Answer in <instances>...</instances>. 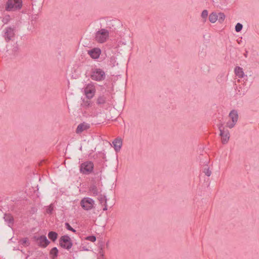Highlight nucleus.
<instances>
[{
  "label": "nucleus",
  "instance_id": "1",
  "mask_svg": "<svg viewBox=\"0 0 259 259\" xmlns=\"http://www.w3.org/2000/svg\"><path fill=\"white\" fill-rule=\"evenodd\" d=\"M90 77L92 80L101 81L106 78L105 71L101 68H92L90 74Z\"/></svg>",
  "mask_w": 259,
  "mask_h": 259
},
{
  "label": "nucleus",
  "instance_id": "2",
  "mask_svg": "<svg viewBox=\"0 0 259 259\" xmlns=\"http://www.w3.org/2000/svg\"><path fill=\"white\" fill-rule=\"evenodd\" d=\"M22 7V0H8L5 9L7 11H15L20 10Z\"/></svg>",
  "mask_w": 259,
  "mask_h": 259
},
{
  "label": "nucleus",
  "instance_id": "3",
  "mask_svg": "<svg viewBox=\"0 0 259 259\" xmlns=\"http://www.w3.org/2000/svg\"><path fill=\"white\" fill-rule=\"evenodd\" d=\"M94 163L91 161H87L82 163L79 166L81 173L84 175H89L93 171Z\"/></svg>",
  "mask_w": 259,
  "mask_h": 259
},
{
  "label": "nucleus",
  "instance_id": "4",
  "mask_svg": "<svg viewBox=\"0 0 259 259\" xmlns=\"http://www.w3.org/2000/svg\"><path fill=\"white\" fill-rule=\"evenodd\" d=\"M109 37V31L105 29L98 30L95 34V39L100 43L105 42Z\"/></svg>",
  "mask_w": 259,
  "mask_h": 259
},
{
  "label": "nucleus",
  "instance_id": "5",
  "mask_svg": "<svg viewBox=\"0 0 259 259\" xmlns=\"http://www.w3.org/2000/svg\"><path fill=\"white\" fill-rule=\"evenodd\" d=\"M59 245L63 248L69 250L73 245L72 240L67 235L62 236L59 239Z\"/></svg>",
  "mask_w": 259,
  "mask_h": 259
},
{
  "label": "nucleus",
  "instance_id": "6",
  "mask_svg": "<svg viewBox=\"0 0 259 259\" xmlns=\"http://www.w3.org/2000/svg\"><path fill=\"white\" fill-rule=\"evenodd\" d=\"M95 204L94 200L89 197L83 198L80 201L81 206L86 210H91Z\"/></svg>",
  "mask_w": 259,
  "mask_h": 259
},
{
  "label": "nucleus",
  "instance_id": "7",
  "mask_svg": "<svg viewBox=\"0 0 259 259\" xmlns=\"http://www.w3.org/2000/svg\"><path fill=\"white\" fill-rule=\"evenodd\" d=\"M229 116L231 119L232 121L227 122L226 125L230 128H232L235 126L238 121V114L237 111L235 110H232L230 112Z\"/></svg>",
  "mask_w": 259,
  "mask_h": 259
},
{
  "label": "nucleus",
  "instance_id": "8",
  "mask_svg": "<svg viewBox=\"0 0 259 259\" xmlns=\"http://www.w3.org/2000/svg\"><path fill=\"white\" fill-rule=\"evenodd\" d=\"M96 89L93 84L89 83L84 88V94L88 99H91L94 96Z\"/></svg>",
  "mask_w": 259,
  "mask_h": 259
},
{
  "label": "nucleus",
  "instance_id": "9",
  "mask_svg": "<svg viewBox=\"0 0 259 259\" xmlns=\"http://www.w3.org/2000/svg\"><path fill=\"white\" fill-rule=\"evenodd\" d=\"M34 239L36 240L38 245L41 247H46L50 243L47 237L45 235H41L38 237H34Z\"/></svg>",
  "mask_w": 259,
  "mask_h": 259
},
{
  "label": "nucleus",
  "instance_id": "10",
  "mask_svg": "<svg viewBox=\"0 0 259 259\" xmlns=\"http://www.w3.org/2000/svg\"><path fill=\"white\" fill-rule=\"evenodd\" d=\"M219 130L220 131V136L222 138V142L223 144H225L228 143L229 138L230 134L228 130H224V128H222L221 126L219 127Z\"/></svg>",
  "mask_w": 259,
  "mask_h": 259
},
{
  "label": "nucleus",
  "instance_id": "11",
  "mask_svg": "<svg viewBox=\"0 0 259 259\" xmlns=\"http://www.w3.org/2000/svg\"><path fill=\"white\" fill-rule=\"evenodd\" d=\"M14 30L11 27H7L5 29L4 37L8 42L14 36Z\"/></svg>",
  "mask_w": 259,
  "mask_h": 259
},
{
  "label": "nucleus",
  "instance_id": "12",
  "mask_svg": "<svg viewBox=\"0 0 259 259\" xmlns=\"http://www.w3.org/2000/svg\"><path fill=\"white\" fill-rule=\"evenodd\" d=\"M88 53L92 58L96 59L99 58L101 53V51L98 48H95L93 49L89 50L88 51Z\"/></svg>",
  "mask_w": 259,
  "mask_h": 259
},
{
  "label": "nucleus",
  "instance_id": "13",
  "mask_svg": "<svg viewBox=\"0 0 259 259\" xmlns=\"http://www.w3.org/2000/svg\"><path fill=\"white\" fill-rule=\"evenodd\" d=\"M89 191L92 193L93 196H98L102 192V190L100 188H98L96 185L93 184L90 185L89 187Z\"/></svg>",
  "mask_w": 259,
  "mask_h": 259
},
{
  "label": "nucleus",
  "instance_id": "14",
  "mask_svg": "<svg viewBox=\"0 0 259 259\" xmlns=\"http://www.w3.org/2000/svg\"><path fill=\"white\" fill-rule=\"evenodd\" d=\"M113 147L116 152L119 151L122 144V139L121 138H116L112 142Z\"/></svg>",
  "mask_w": 259,
  "mask_h": 259
},
{
  "label": "nucleus",
  "instance_id": "15",
  "mask_svg": "<svg viewBox=\"0 0 259 259\" xmlns=\"http://www.w3.org/2000/svg\"><path fill=\"white\" fill-rule=\"evenodd\" d=\"M4 219L5 221L8 223L9 227H12L13 226L14 218L11 214L5 213L4 214Z\"/></svg>",
  "mask_w": 259,
  "mask_h": 259
},
{
  "label": "nucleus",
  "instance_id": "16",
  "mask_svg": "<svg viewBox=\"0 0 259 259\" xmlns=\"http://www.w3.org/2000/svg\"><path fill=\"white\" fill-rule=\"evenodd\" d=\"M89 127L88 124H85L84 122L80 123L76 128V133L77 134H80L83 131L88 129Z\"/></svg>",
  "mask_w": 259,
  "mask_h": 259
},
{
  "label": "nucleus",
  "instance_id": "17",
  "mask_svg": "<svg viewBox=\"0 0 259 259\" xmlns=\"http://www.w3.org/2000/svg\"><path fill=\"white\" fill-rule=\"evenodd\" d=\"M234 72L236 75L239 78H242L244 76L243 69L239 66H236L235 68Z\"/></svg>",
  "mask_w": 259,
  "mask_h": 259
},
{
  "label": "nucleus",
  "instance_id": "18",
  "mask_svg": "<svg viewBox=\"0 0 259 259\" xmlns=\"http://www.w3.org/2000/svg\"><path fill=\"white\" fill-rule=\"evenodd\" d=\"M107 98L105 95H100L97 99L96 103L98 105H102L106 103Z\"/></svg>",
  "mask_w": 259,
  "mask_h": 259
},
{
  "label": "nucleus",
  "instance_id": "19",
  "mask_svg": "<svg viewBox=\"0 0 259 259\" xmlns=\"http://www.w3.org/2000/svg\"><path fill=\"white\" fill-rule=\"evenodd\" d=\"M58 234L54 231H50L48 233V237L49 238L52 240L53 242H55L58 237Z\"/></svg>",
  "mask_w": 259,
  "mask_h": 259
},
{
  "label": "nucleus",
  "instance_id": "20",
  "mask_svg": "<svg viewBox=\"0 0 259 259\" xmlns=\"http://www.w3.org/2000/svg\"><path fill=\"white\" fill-rule=\"evenodd\" d=\"M218 20V15L215 12H212L209 16V20L211 23H215Z\"/></svg>",
  "mask_w": 259,
  "mask_h": 259
},
{
  "label": "nucleus",
  "instance_id": "21",
  "mask_svg": "<svg viewBox=\"0 0 259 259\" xmlns=\"http://www.w3.org/2000/svg\"><path fill=\"white\" fill-rule=\"evenodd\" d=\"M98 200L100 202V203L101 204H104L107 203V198L105 195H103L101 194H99V195H98Z\"/></svg>",
  "mask_w": 259,
  "mask_h": 259
},
{
  "label": "nucleus",
  "instance_id": "22",
  "mask_svg": "<svg viewBox=\"0 0 259 259\" xmlns=\"http://www.w3.org/2000/svg\"><path fill=\"white\" fill-rule=\"evenodd\" d=\"M50 253L53 255L52 259H55V257H57L58 253V250L57 247H54L51 250Z\"/></svg>",
  "mask_w": 259,
  "mask_h": 259
},
{
  "label": "nucleus",
  "instance_id": "23",
  "mask_svg": "<svg viewBox=\"0 0 259 259\" xmlns=\"http://www.w3.org/2000/svg\"><path fill=\"white\" fill-rule=\"evenodd\" d=\"M226 18L225 15L223 13H219L218 15V20L220 23H222Z\"/></svg>",
  "mask_w": 259,
  "mask_h": 259
},
{
  "label": "nucleus",
  "instance_id": "24",
  "mask_svg": "<svg viewBox=\"0 0 259 259\" xmlns=\"http://www.w3.org/2000/svg\"><path fill=\"white\" fill-rule=\"evenodd\" d=\"M65 226L66 228L69 231H71L73 233H75L76 232V231L68 223H65Z\"/></svg>",
  "mask_w": 259,
  "mask_h": 259
},
{
  "label": "nucleus",
  "instance_id": "25",
  "mask_svg": "<svg viewBox=\"0 0 259 259\" xmlns=\"http://www.w3.org/2000/svg\"><path fill=\"white\" fill-rule=\"evenodd\" d=\"M243 28V25L242 24L240 23H237V24L235 26V31L237 32H240Z\"/></svg>",
  "mask_w": 259,
  "mask_h": 259
},
{
  "label": "nucleus",
  "instance_id": "26",
  "mask_svg": "<svg viewBox=\"0 0 259 259\" xmlns=\"http://www.w3.org/2000/svg\"><path fill=\"white\" fill-rule=\"evenodd\" d=\"M85 240L94 242L96 240V237L94 235L89 236L85 238Z\"/></svg>",
  "mask_w": 259,
  "mask_h": 259
},
{
  "label": "nucleus",
  "instance_id": "27",
  "mask_svg": "<svg viewBox=\"0 0 259 259\" xmlns=\"http://www.w3.org/2000/svg\"><path fill=\"white\" fill-rule=\"evenodd\" d=\"M10 19V16L9 15H8L5 16L3 18L2 21L4 23L7 24L9 21Z\"/></svg>",
  "mask_w": 259,
  "mask_h": 259
},
{
  "label": "nucleus",
  "instance_id": "28",
  "mask_svg": "<svg viewBox=\"0 0 259 259\" xmlns=\"http://www.w3.org/2000/svg\"><path fill=\"white\" fill-rule=\"evenodd\" d=\"M83 102V105L84 106L87 107H89L91 106V101H90L89 99H88L87 100H85L84 99H83L82 100Z\"/></svg>",
  "mask_w": 259,
  "mask_h": 259
},
{
  "label": "nucleus",
  "instance_id": "29",
  "mask_svg": "<svg viewBox=\"0 0 259 259\" xmlns=\"http://www.w3.org/2000/svg\"><path fill=\"white\" fill-rule=\"evenodd\" d=\"M208 16V11L206 10H204L201 13V17L203 19H206Z\"/></svg>",
  "mask_w": 259,
  "mask_h": 259
},
{
  "label": "nucleus",
  "instance_id": "30",
  "mask_svg": "<svg viewBox=\"0 0 259 259\" xmlns=\"http://www.w3.org/2000/svg\"><path fill=\"white\" fill-rule=\"evenodd\" d=\"M53 211V207L51 205L46 209V212L48 214H52Z\"/></svg>",
  "mask_w": 259,
  "mask_h": 259
},
{
  "label": "nucleus",
  "instance_id": "31",
  "mask_svg": "<svg viewBox=\"0 0 259 259\" xmlns=\"http://www.w3.org/2000/svg\"><path fill=\"white\" fill-rule=\"evenodd\" d=\"M204 172L208 177H209L211 174V171L208 168L204 169Z\"/></svg>",
  "mask_w": 259,
  "mask_h": 259
},
{
  "label": "nucleus",
  "instance_id": "32",
  "mask_svg": "<svg viewBox=\"0 0 259 259\" xmlns=\"http://www.w3.org/2000/svg\"><path fill=\"white\" fill-rule=\"evenodd\" d=\"M103 205L104 206V207L103 208V210L104 211L107 210V203H104Z\"/></svg>",
  "mask_w": 259,
  "mask_h": 259
},
{
  "label": "nucleus",
  "instance_id": "33",
  "mask_svg": "<svg viewBox=\"0 0 259 259\" xmlns=\"http://www.w3.org/2000/svg\"><path fill=\"white\" fill-rule=\"evenodd\" d=\"M27 242V238L23 239V240H22V244H24L26 243Z\"/></svg>",
  "mask_w": 259,
  "mask_h": 259
},
{
  "label": "nucleus",
  "instance_id": "34",
  "mask_svg": "<svg viewBox=\"0 0 259 259\" xmlns=\"http://www.w3.org/2000/svg\"><path fill=\"white\" fill-rule=\"evenodd\" d=\"M36 15L34 17V19H36Z\"/></svg>",
  "mask_w": 259,
  "mask_h": 259
}]
</instances>
